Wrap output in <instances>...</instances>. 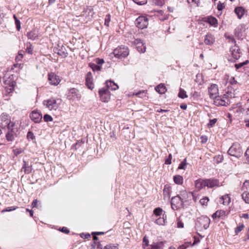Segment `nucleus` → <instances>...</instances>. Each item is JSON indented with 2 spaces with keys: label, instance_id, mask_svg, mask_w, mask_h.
Masks as SVG:
<instances>
[{
  "label": "nucleus",
  "instance_id": "1",
  "mask_svg": "<svg viewBox=\"0 0 249 249\" xmlns=\"http://www.w3.org/2000/svg\"><path fill=\"white\" fill-rule=\"evenodd\" d=\"M188 193L183 191L179 195L174 196L171 198V207L174 210H178L183 207L184 201L187 198Z\"/></svg>",
  "mask_w": 249,
  "mask_h": 249
},
{
  "label": "nucleus",
  "instance_id": "16",
  "mask_svg": "<svg viewBox=\"0 0 249 249\" xmlns=\"http://www.w3.org/2000/svg\"><path fill=\"white\" fill-rule=\"evenodd\" d=\"M203 21L208 23L211 26H217V20L213 17L210 16L204 18H203Z\"/></svg>",
  "mask_w": 249,
  "mask_h": 249
},
{
  "label": "nucleus",
  "instance_id": "53",
  "mask_svg": "<svg viewBox=\"0 0 249 249\" xmlns=\"http://www.w3.org/2000/svg\"><path fill=\"white\" fill-rule=\"evenodd\" d=\"M38 202H39L37 199H35L32 203V208L37 207Z\"/></svg>",
  "mask_w": 249,
  "mask_h": 249
},
{
  "label": "nucleus",
  "instance_id": "59",
  "mask_svg": "<svg viewBox=\"0 0 249 249\" xmlns=\"http://www.w3.org/2000/svg\"><path fill=\"white\" fill-rule=\"evenodd\" d=\"M246 64L247 63H239V64L236 63L235 65V67L237 70V69H239V68H241L244 64Z\"/></svg>",
  "mask_w": 249,
  "mask_h": 249
},
{
  "label": "nucleus",
  "instance_id": "58",
  "mask_svg": "<svg viewBox=\"0 0 249 249\" xmlns=\"http://www.w3.org/2000/svg\"><path fill=\"white\" fill-rule=\"evenodd\" d=\"M245 156H246V159L248 162L249 163V147L245 152Z\"/></svg>",
  "mask_w": 249,
  "mask_h": 249
},
{
  "label": "nucleus",
  "instance_id": "24",
  "mask_svg": "<svg viewBox=\"0 0 249 249\" xmlns=\"http://www.w3.org/2000/svg\"><path fill=\"white\" fill-rule=\"evenodd\" d=\"M15 133L13 131V128L12 127V130H8V132L6 135V138L7 141H12L15 138Z\"/></svg>",
  "mask_w": 249,
  "mask_h": 249
},
{
  "label": "nucleus",
  "instance_id": "61",
  "mask_svg": "<svg viewBox=\"0 0 249 249\" xmlns=\"http://www.w3.org/2000/svg\"><path fill=\"white\" fill-rule=\"evenodd\" d=\"M33 133L32 132H28V134H27V137L28 138H31L32 139H33Z\"/></svg>",
  "mask_w": 249,
  "mask_h": 249
},
{
  "label": "nucleus",
  "instance_id": "37",
  "mask_svg": "<svg viewBox=\"0 0 249 249\" xmlns=\"http://www.w3.org/2000/svg\"><path fill=\"white\" fill-rule=\"evenodd\" d=\"M187 165L186 159H184L179 164L178 169H185Z\"/></svg>",
  "mask_w": 249,
  "mask_h": 249
},
{
  "label": "nucleus",
  "instance_id": "44",
  "mask_svg": "<svg viewBox=\"0 0 249 249\" xmlns=\"http://www.w3.org/2000/svg\"><path fill=\"white\" fill-rule=\"evenodd\" d=\"M188 3L196 6H198L199 0H187Z\"/></svg>",
  "mask_w": 249,
  "mask_h": 249
},
{
  "label": "nucleus",
  "instance_id": "48",
  "mask_svg": "<svg viewBox=\"0 0 249 249\" xmlns=\"http://www.w3.org/2000/svg\"><path fill=\"white\" fill-rule=\"evenodd\" d=\"M133 1L138 5H143L147 2V0H133Z\"/></svg>",
  "mask_w": 249,
  "mask_h": 249
},
{
  "label": "nucleus",
  "instance_id": "8",
  "mask_svg": "<svg viewBox=\"0 0 249 249\" xmlns=\"http://www.w3.org/2000/svg\"><path fill=\"white\" fill-rule=\"evenodd\" d=\"M101 100L104 102H107L110 99V93L109 89L105 87L101 89L99 91Z\"/></svg>",
  "mask_w": 249,
  "mask_h": 249
},
{
  "label": "nucleus",
  "instance_id": "29",
  "mask_svg": "<svg viewBox=\"0 0 249 249\" xmlns=\"http://www.w3.org/2000/svg\"><path fill=\"white\" fill-rule=\"evenodd\" d=\"M225 214V212L223 210L217 211L215 213H213L212 217L213 218H219Z\"/></svg>",
  "mask_w": 249,
  "mask_h": 249
},
{
  "label": "nucleus",
  "instance_id": "15",
  "mask_svg": "<svg viewBox=\"0 0 249 249\" xmlns=\"http://www.w3.org/2000/svg\"><path fill=\"white\" fill-rule=\"evenodd\" d=\"M86 84L89 89H92L94 88L93 76L91 72L87 73L86 76Z\"/></svg>",
  "mask_w": 249,
  "mask_h": 249
},
{
  "label": "nucleus",
  "instance_id": "57",
  "mask_svg": "<svg viewBox=\"0 0 249 249\" xmlns=\"http://www.w3.org/2000/svg\"><path fill=\"white\" fill-rule=\"evenodd\" d=\"M16 209V207H11L9 209H6L3 210L2 211V213L5 212H10V211L15 210Z\"/></svg>",
  "mask_w": 249,
  "mask_h": 249
},
{
  "label": "nucleus",
  "instance_id": "14",
  "mask_svg": "<svg viewBox=\"0 0 249 249\" xmlns=\"http://www.w3.org/2000/svg\"><path fill=\"white\" fill-rule=\"evenodd\" d=\"M134 44L136 46V48L140 53H144L145 52L146 47L141 39H135Z\"/></svg>",
  "mask_w": 249,
  "mask_h": 249
},
{
  "label": "nucleus",
  "instance_id": "6",
  "mask_svg": "<svg viewBox=\"0 0 249 249\" xmlns=\"http://www.w3.org/2000/svg\"><path fill=\"white\" fill-rule=\"evenodd\" d=\"M210 223V219L208 217L202 216L197 219L196 225L197 228H200V230H206L209 227Z\"/></svg>",
  "mask_w": 249,
  "mask_h": 249
},
{
  "label": "nucleus",
  "instance_id": "26",
  "mask_svg": "<svg viewBox=\"0 0 249 249\" xmlns=\"http://www.w3.org/2000/svg\"><path fill=\"white\" fill-rule=\"evenodd\" d=\"M174 182L178 185H181L183 182V177L180 175H176L173 178Z\"/></svg>",
  "mask_w": 249,
  "mask_h": 249
},
{
  "label": "nucleus",
  "instance_id": "13",
  "mask_svg": "<svg viewBox=\"0 0 249 249\" xmlns=\"http://www.w3.org/2000/svg\"><path fill=\"white\" fill-rule=\"evenodd\" d=\"M30 118L36 123H39L42 119V114L37 110H34L30 115Z\"/></svg>",
  "mask_w": 249,
  "mask_h": 249
},
{
  "label": "nucleus",
  "instance_id": "21",
  "mask_svg": "<svg viewBox=\"0 0 249 249\" xmlns=\"http://www.w3.org/2000/svg\"><path fill=\"white\" fill-rule=\"evenodd\" d=\"M234 12L239 19H241L245 14V10L241 7L235 8Z\"/></svg>",
  "mask_w": 249,
  "mask_h": 249
},
{
  "label": "nucleus",
  "instance_id": "38",
  "mask_svg": "<svg viewBox=\"0 0 249 249\" xmlns=\"http://www.w3.org/2000/svg\"><path fill=\"white\" fill-rule=\"evenodd\" d=\"M155 223L159 225H163L165 223V220L163 217H159L155 220Z\"/></svg>",
  "mask_w": 249,
  "mask_h": 249
},
{
  "label": "nucleus",
  "instance_id": "43",
  "mask_svg": "<svg viewBox=\"0 0 249 249\" xmlns=\"http://www.w3.org/2000/svg\"><path fill=\"white\" fill-rule=\"evenodd\" d=\"M242 190H249V180L244 182L242 186Z\"/></svg>",
  "mask_w": 249,
  "mask_h": 249
},
{
  "label": "nucleus",
  "instance_id": "2",
  "mask_svg": "<svg viewBox=\"0 0 249 249\" xmlns=\"http://www.w3.org/2000/svg\"><path fill=\"white\" fill-rule=\"evenodd\" d=\"M62 103V100L60 98H51L44 100L43 105L50 111H56Z\"/></svg>",
  "mask_w": 249,
  "mask_h": 249
},
{
  "label": "nucleus",
  "instance_id": "32",
  "mask_svg": "<svg viewBox=\"0 0 249 249\" xmlns=\"http://www.w3.org/2000/svg\"><path fill=\"white\" fill-rule=\"evenodd\" d=\"M89 66L93 71H100L101 66L96 65L95 63H89Z\"/></svg>",
  "mask_w": 249,
  "mask_h": 249
},
{
  "label": "nucleus",
  "instance_id": "51",
  "mask_svg": "<svg viewBox=\"0 0 249 249\" xmlns=\"http://www.w3.org/2000/svg\"><path fill=\"white\" fill-rule=\"evenodd\" d=\"M190 244H191V243H185L183 245L179 246L178 247V249H186L189 247V246L190 245Z\"/></svg>",
  "mask_w": 249,
  "mask_h": 249
},
{
  "label": "nucleus",
  "instance_id": "60",
  "mask_svg": "<svg viewBox=\"0 0 249 249\" xmlns=\"http://www.w3.org/2000/svg\"><path fill=\"white\" fill-rule=\"evenodd\" d=\"M60 231H61L63 232H64L65 233H68L70 231L66 227H63L61 230Z\"/></svg>",
  "mask_w": 249,
  "mask_h": 249
},
{
  "label": "nucleus",
  "instance_id": "64",
  "mask_svg": "<svg viewBox=\"0 0 249 249\" xmlns=\"http://www.w3.org/2000/svg\"><path fill=\"white\" fill-rule=\"evenodd\" d=\"M201 139H202V142L203 143H205L207 141V139L206 136H202Z\"/></svg>",
  "mask_w": 249,
  "mask_h": 249
},
{
  "label": "nucleus",
  "instance_id": "52",
  "mask_svg": "<svg viewBox=\"0 0 249 249\" xmlns=\"http://www.w3.org/2000/svg\"><path fill=\"white\" fill-rule=\"evenodd\" d=\"M172 158V155L171 154H169L168 158L165 160V163L166 164H170L171 163Z\"/></svg>",
  "mask_w": 249,
  "mask_h": 249
},
{
  "label": "nucleus",
  "instance_id": "7",
  "mask_svg": "<svg viewBox=\"0 0 249 249\" xmlns=\"http://www.w3.org/2000/svg\"><path fill=\"white\" fill-rule=\"evenodd\" d=\"M135 24L137 27L142 29L146 28L148 24L147 18L143 16H139L135 21Z\"/></svg>",
  "mask_w": 249,
  "mask_h": 249
},
{
  "label": "nucleus",
  "instance_id": "11",
  "mask_svg": "<svg viewBox=\"0 0 249 249\" xmlns=\"http://www.w3.org/2000/svg\"><path fill=\"white\" fill-rule=\"evenodd\" d=\"M208 91L211 98L214 99L218 93V86L216 84H212L208 89Z\"/></svg>",
  "mask_w": 249,
  "mask_h": 249
},
{
  "label": "nucleus",
  "instance_id": "35",
  "mask_svg": "<svg viewBox=\"0 0 249 249\" xmlns=\"http://www.w3.org/2000/svg\"><path fill=\"white\" fill-rule=\"evenodd\" d=\"M134 94L140 98H144L147 97V93L145 90L140 91L136 93H134Z\"/></svg>",
  "mask_w": 249,
  "mask_h": 249
},
{
  "label": "nucleus",
  "instance_id": "54",
  "mask_svg": "<svg viewBox=\"0 0 249 249\" xmlns=\"http://www.w3.org/2000/svg\"><path fill=\"white\" fill-rule=\"evenodd\" d=\"M229 83L230 84L232 85H234L235 84H236L237 83V81H236L234 79V77H231L230 79H229Z\"/></svg>",
  "mask_w": 249,
  "mask_h": 249
},
{
  "label": "nucleus",
  "instance_id": "41",
  "mask_svg": "<svg viewBox=\"0 0 249 249\" xmlns=\"http://www.w3.org/2000/svg\"><path fill=\"white\" fill-rule=\"evenodd\" d=\"M209 199L208 197H204L200 200V203L202 205H206Z\"/></svg>",
  "mask_w": 249,
  "mask_h": 249
},
{
  "label": "nucleus",
  "instance_id": "12",
  "mask_svg": "<svg viewBox=\"0 0 249 249\" xmlns=\"http://www.w3.org/2000/svg\"><path fill=\"white\" fill-rule=\"evenodd\" d=\"M48 80L50 84L55 86L57 85L60 82L59 76L53 72L48 74Z\"/></svg>",
  "mask_w": 249,
  "mask_h": 249
},
{
  "label": "nucleus",
  "instance_id": "39",
  "mask_svg": "<svg viewBox=\"0 0 249 249\" xmlns=\"http://www.w3.org/2000/svg\"><path fill=\"white\" fill-rule=\"evenodd\" d=\"M216 122H217V119L215 118L213 119H210L209 120V123L207 124L208 127H209V128L213 127L214 125L216 123Z\"/></svg>",
  "mask_w": 249,
  "mask_h": 249
},
{
  "label": "nucleus",
  "instance_id": "42",
  "mask_svg": "<svg viewBox=\"0 0 249 249\" xmlns=\"http://www.w3.org/2000/svg\"><path fill=\"white\" fill-rule=\"evenodd\" d=\"M223 158L222 155H217L214 157V160L216 163H220L223 161Z\"/></svg>",
  "mask_w": 249,
  "mask_h": 249
},
{
  "label": "nucleus",
  "instance_id": "50",
  "mask_svg": "<svg viewBox=\"0 0 249 249\" xmlns=\"http://www.w3.org/2000/svg\"><path fill=\"white\" fill-rule=\"evenodd\" d=\"M149 241L146 236L143 238V247L145 249L146 246H148Z\"/></svg>",
  "mask_w": 249,
  "mask_h": 249
},
{
  "label": "nucleus",
  "instance_id": "47",
  "mask_svg": "<svg viewBox=\"0 0 249 249\" xmlns=\"http://www.w3.org/2000/svg\"><path fill=\"white\" fill-rule=\"evenodd\" d=\"M110 21V16L109 15H107L105 19V25L107 26H109V22Z\"/></svg>",
  "mask_w": 249,
  "mask_h": 249
},
{
  "label": "nucleus",
  "instance_id": "28",
  "mask_svg": "<svg viewBox=\"0 0 249 249\" xmlns=\"http://www.w3.org/2000/svg\"><path fill=\"white\" fill-rule=\"evenodd\" d=\"M170 187L165 186L163 190V196H164V199H165L166 198L167 199H169L170 198Z\"/></svg>",
  "mask_w": 249,
  "mask_h": 249
},
{
  "label": "nucleus",
  "instance_id": "25",
  "mask_svg": "<svg viewBox=\"0 0 249 249\" xmlns=\"http://www.w3.org/2000/svg\"><path fill=\"white\" fill-rule=\"evenodd\" d=\"M107 83V87L108 89L111 88L112 90H116L118 89V86L115 83L111 81H108L106 82Z\"/></svg>",
  "mask_w": 249,
  "mask_h": 249
},
{
  "label": "nucleus",
  "instance_id": "3",
  "mask_svg": "<svg viewBox=\"0 0 249 249\" xmlns=\"http://www.w3.org/2000/svg\"><path fill=\"white\" fill-rule=\"evenodd\" d=\"M0 125L3 128H7L8 130H12L14 124L12 123L10 117L6 113H2L0 116Z\"/></svg>",
  "mask_w": 249,
  "mask_h": 249
},
{
  "label": "nucleus",
  "instance_id": "45",
  "mask_svg": "<svg viewBox=\"0 0 249 249\" xmlns=\"http://www.w3.org/2000/svg\"><path fill=\"white\" fill-rule=\"evenodd\" d=\"M14 18L15 19V23H16V27H17V30L18 31H19L20 29V21L19 20H18L16 16L15 15L14 16Z\"/></svg>",
  "mask_w": 249,
  "mask_h": 249
},
{
  "label": "nucleus",
  "instance_id": "34",
  "mask_svg": "<svg viewBox=\"0 0 249 249\" xmlns=\"http://www.w3.org/2000/svg\"><path fill=\"white\" fill-rule=\"evenodd\" d=\"M178 96L179 98L182 99H184L188 97L186 91L182 89H180Z\"/></svg>",
  "mask_w": 249,
  "mask_h": 249
},
{
  "label": "nucleus",
  "instance_id": "20",
  "mask_svg": "<svg viewBox=\"0 0 249 249\" xmlns=\"http://www.w3.org/2000/svg\"><path fill=\"white\" fill-rule=\"evenodd\" d=\"M155 90L160 94H163L167 89L164 84H160L155 87Z\"/></svg>",
  "mask_w": 249,
  "mask_h": 249
},
{
  "label": "nucleus",
  "instance_id": "46",
  "mask_svg": "<svg viewBox=\"0 0 249 249\" xmlns=\"http://www.w3.org/2000/svg\"><path fill=\"white\" fill-rule=\"evenodd\" d=\"M43 119L44 121L46 122H51L53 121V118L48 114H45L44 116Z\"/></svg>",
  "mask_w": 249,
  "mask_h": 249
},
{
  "label": "nucleus",
  "instance_id": "5",
  "mask_svg": "<svg viewBox=\"0 0 249 249\" xmlns=\"http://www.w3.org/2000/svg\"><path fill=\"white\" fill-rule=\"evenodd\" d=\"M128 48L124 46H121L116 48L113 51V54L116 58L122 59L129 54Z\"/></svg>",
  "mask_w": 249,
  "mask_h": 249
},
{
  "label": "nucleus",
  "instance_id": "33",
  "mask_svg": "<svg viewBox=\"0 0 249 249\" xmlns=\"http://www.w3.org/2000/svg\"><path fill=\"white\" fill-rule=\"evenodd\" d=\"M242 197L246 203L249 204V193L245 191L242 194Z\"/></svg>",
  "mask_w": 249,
  "mask_h": 249
},
{
  "label": "nucleus",
  "instance_id": "9",
  "mask_svg": "<svg viewBox=\"0 0 249 249\" xmlns=\"http://www.w3.org/2000/svg\"><path fill=\"white\" fill-rule=\"evenodd\" d=\"M214 99V104L217 106H226L230 103L229 99L225 96H217Z\"/></svg>",
  "mask_w": 249,
  "mask_h": 249
},
{
  "label": "nucleus",
  "instance_id": "63",
  "mask_svg": "<svg viewBox=\"0 0 249 249\" xmlns=\"http://www.w3.org/2000/svg\"><path fill=\"white\" fill-rule=\"evenodd\" d=\"M178 227L179 228H182L183 227V223L181 221H178Z\"/></svg>",
  "mask_w": 249,
  "mask_h": 249
},
{
  "label": "nucleus",
  "instance_id": "31",
  "mask_svg": "<svg viewBox=\"0 0 249 249\" xmlns=\"http://www.w3.org/2000/svg\"><path fill=\"white\" fill-rule=\"evenodd\" d=\"M37 36V35L35 31H32L27 34V37L29 39L34 40Z\"/></svg>",
  "mask_w": 249,
  "mask_h": 249
},
{
  "label": "nucleus",
  "instance_id": "62",
  "mask_svg": "<svg viewBox=\"0 0 249 249\" xmlns=\"http://www.w3.org/2000/svg\"><path fill=\"white\" fill-rule=\"evenodd\" d=\"M97 248L98 249H105V246L103 247L102 245L100 243H98Z\"/></svg>",
  "mask_w": 249,
  "mask_h": 249
},
{
  "label": "nucleus",
  "instance_id": "49",
  "mask_svg": "<svg viewBox=\"0 0 249 249\" xmlns=\"http://www.w3.org/2000/svg\"><path fill=\"white\" fill-rule=\"evenodd\" d=\"M244 226L243 225H240L236 228L235 232L236 234H238L244 228Z\"/></svg>",
  "mask_w": 249,
  "mask_h": 249
},
{
  "label": "nucleus",
  "instance_id": "23",
  "mask_svg": "<svg viewBox=\"0 0 249 249\" xmlns=\"http://www.w3.org/2000/svg\"><path fill=\"white\" fill-rule=\"evenodd\" d=\"M232 56L236 60L238 59L240 57V53L239 52V49L237 47L235 48H232L231 50Z\"/></svg>",
  "mask_w": 249,
  "mask_h": 249
},
{
  "label": "nucleus",
  "instance_id": "19",
  "mask_svg": "<svg viewBox=\"0 0 249 249\" xmlns=\"http://www.w3.org/2000/svg\"><path fill=\"white\" fill-rule=\"evenodd\" d=\"M195 186L197 189L198 190L201 189L203 187L206 186L205 180L202 179H199L195 181Z\"/></svg>",
  "mask_w": 249,
  "mask_h": 249
},
{
  "label": "nucleus",
  "instance_id": "22",
  "mask_svg": "<svg viewBox=\"0 0 249 249\" xmlns=\"http://www.w3.org/2000/svg\"><path fill=\"white\" fill-rule=\"evenodd\" d=\"M231 201V198L228 195L222 196L220 198V202L224 205H228Z\"/></svg>",
  "mask_w": 249,
  "mask_h": 249
},
{
  "label": "nucleus",
  "instance_id": "27",
  "mask_svg": "<svg viewBox=\"0 0 249 249\" xmlns=\"http://www.w3.org/2000/svg\"><path fill=\"white\" fill-rule=\"evenodd\" d=\"M163 246V243L162 242L153 243V244L150 246L149 249H162Z\"/></svg>",
  "mask_w": 249,
  "mask_h": 249
},
{
  "label": "nucleus",
  "instance_id": "40",
  "mask_svg": "<svg viewBox=\"0 0 249 249\" xmlns=\"http://www.w3.org/2000/svg\"><path fill=\"white\" fill-rule=\"evenodd\" d=\"M162 212V210L160 208H157L154 210V214L157 216H160L161 215Z\"/></svg>",
  "mask_w": 249,
  "mask_h": 249
},
{
  "label": "nucleus",
  "instance_id": "55",
  "mask_svg": "<svg viewBox=\"0 0 249 249\" xmlns=\"http://www.w3.org/2000/svg\"><path fill=\"white\" fill-rule=\"evenodd\" d=\"M117 249V247L113 245H112V244L107 245L105 246V249Z\"/></svg>",
  "mask_w": 249,
  "mask_h": 249
},
{
  "label": "nucleus",
  "instance_id": "4",
  "mask_svg": "<svg viewBox=\"0 0 249 249\" xmlns=\"http://www.w3.org/2000/svg\"><path fill=\"white\" fill-rule=\"evenodd\" d=\"M228 153L230 155L238 158L242 155L243 151L240 144L234 143L229 148Z\"/></svg>",
  "mask_w": 249,
  "mask_h": 249
},
{
  "label": "nucleus",
  "instance_id": "56",
  "mask_svg": "<svg viewBox=\"0 0 249 249\" xmlns=\"http://www.w3.org/2000/svg\"><path fill=\"white\" fill-rule=\"evenodd\" d=\"M225 7V6L223 3H222L219 2V3L218 4L217 8L219 11L222 10Z\"/></svg>",
  "mask_w": 249,
  "mask_h": 249
},
{
  "label": "nucleus",
  "instance_id": "30",
  "mask_svg": "<svg viewBox=\"0 0 249 249\" xmlns=\"http://www.w3.org/2000/svg\"><path fill=\"white\" fill-rule=\"evenodd\" d=\"M22 168L24 169L25 174H29L32 171L31 166L29 165L25 161H24V165Z\"/></svg>",
  "mask_w": 249,
  "mask_h": 249
},
{
  "label": "nucleus",
  "instance_id": "36",
  "mask_svg": "<svg viewBox=\"0 0 249 249\" xmlns=\"http://www.w3.org/2000/svg\"><path fill=\"white\" fill-rule=\"evenodd\" d=\"M153 4L159 6H162L164 4V0H152Z\"/></svg>",
  "mask_w": 249,
  "mask_h": 249
},
{
  "label": "nucleus",
  "instance_id": "17",
  "mask_svg": "<svg viewBox=\"0 0 249 249\" xmlns=\"http://www.w3.org/2000/svg\"><path fill=\"white\" fill-rule=\"evenodd\" d=\"M215 41V38L213 35L211 34H208L206 35L204 42L206 45H212Z\"/></svg>",
  "mask_w": 249,
  "mask_h": 249
},
{
  "label": "nucleus",
  "instance_id": "18",
  "mask_svg": "<svg viewBox=\"0 0 249 249\" xmlns=\"http://www.w3.org/2000/svg\"><path fill=\"white\" fill-rule=\"evenodd\" d=\"M206 186L209 188H213L218 186V181L217 179H208L205 180Z\"/></svg>",
  "mask_w": 249,
  "mask_h": 249
},
{
  "label": "nucleus",
  "instance_id": "10",
  "mask_svg": "<svg viewBox=\"0 0 249 249\" xmlns=\"http://www.w3.org/2000/svg\"><path fill=\"white\" fill-rule=\"evenodd\" d=\"M68 97L70 100H79L81 98V96L78 89L72 88L70 89Z\"/></svg>",
  "mask_w": 249,
  "mask_h": 249
}]
</instances>
